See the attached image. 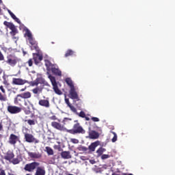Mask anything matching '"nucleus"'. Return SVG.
<instances>
[{"mask_svg": "<svg viewBox=\"0 0 175 175\" xmlns=\"http://www.w3.org/2000/svg\"><path fill=\"white\" fill-rule=\"evenodd\" d=\"M74 122H75V124H74L72 129H67L68 133H70V135H83L85 133V131L83 129L79 120H75Z\"/></svg>", "mask_w": 175, "mask_h": 175, "instance_id": "f257e3e1", "label": "nucleus"}, {"mask_svg": "<svg viewBox=\"0 0 175 175\" xmlns=\"http://www.w3.org/2000/svg\"><path fill=\"white\" fill-rule=\"evenodd\" d=\"M25 36H27L28 38L29 42L31 46V50H36V51L39 52V46H38V42L35 40V38H33V36H32V33H31V31L29 29H26Z\"/></svg>", "mask_w": 175, "mask_h": 175, "instance_id": "f03ea898", "label": "nucleus"}, {"mask_svg": "<svg viewBox=\"0 0 175 175\" xmlns=\"http://www.w3.org/2000/svg\"><path fill=\"white\" fill-rule=\"evenodd\" d=\"M20 61H21V59L17 57L15 55L10 54L7 55V60L5 62L8 65H10V66L14 67L18 62H20Z\"/></svg>", "mask_w": 175, "mask_h": 175, "instance_id": "7ed1b4c3", "label": "nucleus"}, {"mask_svg": "<svg viewBox=\"0 0 175 175\" xmlns=\"http://www.w3.org/2000/svg\"><path fill=\"white\" fill-rule=\"evenodd\" d=\"M39 165H40V163L36 161L27 163L25 165L24 170H25V172H33V170H35V169H36Z\"/></svg>", "mask_w": 175, "mask_h": 175, "instance_id": "20e7f679", "label": "nucleus"}, {"mask_svg": "<svg viewBox=\"0 0 175 175\" xmlns=\"http://www.w3.org/2000/svg\"><path fill=\"white\" fill-rule=\"evenodd\" d=\"M7 110L8 113L10 114H18V113H21L23 109L20 107L14 106V105H9L7 107Z\"/></svg>", "mask_w": 175, "mask_h": 175, "instance_id": "39448f33", "label": "nucleus"}, {"mask_svg": "<svg viewBox=\"0 0 175 175\" xmlns=\"http://www.w3.org/2000/svg\"><path fill=\"white\" fill-rule=\"evenodd\" d=\"M51 126H53V128H55V129H57V131H61L62 132H68V129H66L65 126L61 124L59 122H52Z\"/></svg>", "mask_w": 175, "mask_h": 175, "instance_id": "423d86ee", "label": "nucleus"}, {"mask_svg": "<svg viewBox=\"0 0 175 175\" xmlns=\"http://www.w3.org/2000/svg\"><path fill=\"white\" fill-rule=\"evenodd\" d=\"M0 91H1V92H0V102H7L6 90H5L3 85L0 86Z\"/></svg>", "mask_w": 175, "mask_h": 175, "instance_id": "0eeeda50", "label": "nucleus"}, {"mask_svg": "<svg viewBox=\"0 0 175 175\" xmlns=\"http://www.w3.org/2000/svg\"><path fill=\"white\" fill-rule=\"evenodd\" d=\"M25 139L27 143H39V141H38L35 137L30 133H25Z\"/></svg>", "mask_w": 175, "mask_h": 175, "instance_id": "6e6552de", "label": "nucleus"}, {"mask_svg": "<svg viewBox=\"0 0 175 175\" xmlns=\"http://www.w3.org/2000/svg\"><path fill=\"white\" fill-rule=\"evenodd\" d=\"M28 81L25 79H23L21 78H13L12 79V84L14 85H24V84H27Z\"/></svg>", "mask_w": 175, "mask_h": 175, "instance_id": "1a4fd4ad", "label": "nucleus"}, {"mask_svg": "<svg viewBox=\"0 0 175 175\" xmlns=\"http://www.w3.org/2000/svg\"><path fill=\"white\" fill-rule=\"evenodd\" d=\"M17 142H20V137L14 134H10L8 143L12 146H16Z\"/></svg>", "mask_w": 175, "mask_h": 175, "instance_id": "9d476101", "label": "nucleus"}, {"mask_svg": "<svg viewBox=\"0 0 175 175\" xmlns=\"http://www.w3.org/2000/svg\"><path fill=\"white\" fill-rule=\"evenodd\" d=\"M39 106H42V107H45L46 109H49L50 107V100L49 98L46 99H40L38 101Z\"/></svg>", "mask_w": 175, "mask_h": 175, "instance_id": "9b49d317", "label": "nucleus"}, {"mask_svg": "<svg viewBox=\"0 0 175 175\" xmlns=\"http://www.w3.org/2000/svg\"><path fill=\"white\" fill-rule=\"evenodd\" d=\"M69 98L70 99H76V100H79V94L77 92H76V89L75 88H72L70 90Z\"/></svg>", "mask_w": 175, "mask_h": 175, "instance_id": "f8f14e48", "label": "nucleus"}, {"mask_svg": "<svg viewBox=\"0 0 175 175\" xmlns=\"http://www.w3.org/2000/svg\"><path fill=\"white\" fill-rule=\"evenodd\" d=\"M7 27H8V28H10L12 30L10 33H11V35H12V36H16V33H18V31H17L16 26H14V25L13 23L9 22Z\"/></svg>", "mask_w": 175, "mask_h": 175, "instance_id": "ddd939ff", "label": "nucleus"}, {"mask_svg": "<svg viewBox=\"0 0 175 175\" xmlns=\"http://www.w3.org/2000/svg\"><path fill=\"white\" fill-rule=\"evenodd\" d=\"M7 27H8V28H10L12 30L10 33H11V35H12V36H16V33H18V31H17L16 26H14V25L13 23L9 22Z\"/></svg>", "mask_w": 175, "mask_h": 175, "instance_id": "4468645a", "label": "nucleus"}, {"mask_svg": "<svg viewBox=\"0 0 175 175\" xmlns=\"http://www.w3.org/2000/svg\"><path fill=\"white\" fill-rule=\"evenodd\" d=\"M13 158H14V153L12 150H8L4 156V159L9 161V162H10Z\"/></svg>", "mask_w": 175, "mask_h": 175, "instance_id": "2eb2a0df", "label": "nucleus"}, {"mask_svg": "<svg viewBox=\"0 0 175 175\" xmlns=\"http://www.w3.org/2000/svg\"><path fill=\"white\" fill-rule=\"evenodd\" d=\"M27 154L30 158L34 159H39L42 157V154H40L39 152H28Z\"/></svg>", "mask_w": 175, "mask_h": 175, "instance_id": "dca6fc26", "label": "nucleus"}, {"mask_svg": "<svg viewBox=\"0 0 175 175\" xmlns=\"http://www.w3.org/2000/svg\"><path fill=\"white\" fill-rule=\"evenodd\" d=\"M33 59H34L35 64H39L42 59H43V56L39 53H33Z\"/></svg>", "mask_w": 175, "mask_h": 175, "instance_id": "f3484780", "label": "nucleus"}, {"mask_svg": "<svg viewBox=\"0 0 175 175\" xmlns=\"http://www.w3.org/2000/svg\"><path fill=\"white\" fill-rule=\"evenodd\" d=\"M31 94L29 92H26L17 95V98H22V99H29L31 98Z\"/></svg>", "mask_w": 175, "mask_h": 175, "instance_id": "a211bd4d", "label": "nucleus"}, {"mask_svg": "<svg viewBox=\"0 0 175 175\" xmlns=\"http://www.w3.org/2000/svg\"><path fill=\"white\" fill-rule=\"evenodd\" d=\"M31 91L33 94H34V95H38V96H39V95H40V94L43 92V88L37 86L36 88H33Z\"/></svg>", "mask_w": 175, "mask_h": 175, "instance_id": "6ab92c4d", "label": "nucleus"}, {"mask_svg": "<svg viewBox=\"0 0 175 175\" xmlns=\"http://www.w3.org/2000/svg\"><path fill=\"white\" fill-rule=\"evenodd\" d=\"M61 157L63 159H70L72 154H70V151H63L61 152Z\"/></svg>", "mask_w": 175, "mask_h": 175, "instance_id": "aec40b11", "label": "nucleus"}, {"mask_svg": "<svg viewBox=\"0 0 175 175\" xmlns=\"http://www.w3.org/2000/svg\"><path fill=\"white\" fill-rule=\"evenodd\" d=\"M36 169V175H46L44 167H37Z\"/></svg>", "mask_w": 175, "mask_h": 175, "instance_id": "412c9836", "label": "nucleus"}, {"mask_svg": "<svg viewBox=\"0 0 175 175\" xmlns=\"http://www.w3.org/2000/svg\"><path fill=\"white\" fill-rule=\"evenodd\" d=\"M89 137L90 139H98L99 138V133L95 131H91L89 132Z\"/></svg>", "mask_w": 175, "mask_h": 175, "instance_id": "4be33fe9", "label": "nucleus"}, {"mask_svg": "<svg viewBox=\"0 0 175 175\" xmlns=\"http://www.w3.org/2000/svg\"><path fill=\"white\" fill-rule=\"evenodd\" d=\"M51 70L53 75H55V76H62V72L60 71L59 68L53 66Z\"/></svg>", "mask_w": 175, "mask_h": 175, "instance_id": "5701e85b", "label": "nucleus"}, {"mask_svg": "<svg viewBox=\"0 0 175 175\" xmlns=\"http://www.w3.org/2000/svg\"><path fill=\"white\" fill-rule=\"evenodd\" d=\"M98 146H99L98 142H95L92 143L89 146L90 151H92V152L95 151V149L96 148V147H98Z\"/></svg>", "mask_w": 175, "mask_h": 175, "instance_id": "b1692460", "label": "nucleus"}, {"mask_svg": "<svg viewBox=\"0 0 175 175\" xmlns=\"http://www.w3.org/2000/svg\"><path fill=\"white\" fill-rule=\"evenodd\" d=\"M8 12L10 16L12 17V18H13V20H14V21L18 23V24H21V21H20V19H18V18L16 17V15H14V14H13V12H12V11H10V10H8Z\"/></svg>", "mask_w": 175, "mask_h": 175, "instance_id": "393cba45", "label": "nucleus"}, {"mask_svg": "<svg viewBox=\"0 0 175 175\" xmlns=\"http://www.w3.org/2000/svg\"><path fill=\"white\" fill-rule=\"evenodd\" d=\"M66 84L70 87V88H75V85H73V81L72 79L68 77L65 79Z\"/></svg>", "mask_w": 175, "mask_h": 175, "instance_id": "a878e982", "label": "nucleus"}, {"mask_svg": "<svg viewBox=\"0 0 175 175\" xmlns=\"http://www.w3.org/2000/svg\"><path fill=\"white\" fill-rule=\"evenodd\" d=\"M70 121H72L71 118H64L62 122L64 125H68L70 126V125H72V124H70Z\"/></svg>", "mask_w": 175, "mask_h": 175, "instance_id": "bb28decb", "label": "nucleus"}, {"mask_svg": "<svg viewBox=\"0 0 175 175\" xmlns=\"http://www.w3.org/2000/svg\"><path fill=\"white\" fill-rule=\"evenodd\" d=\"M75 55V51H73V50L72 49H68L65 55H64V57L66 58L68 57H71L72 55Z\"/></svg>", "mask_w": 175, "mask_h": 175, "instance_id": "cd10ccee", "label": "nucleus"}, {"mask_svg": "<svg viewBox=\"0 0 175 175\" xmlns=\"http://www.w3.org/2000/svg\"><path fill=\"white\" fill-rule=\"evenodd\" d=\"M46 152L48 155H54V150L53 148H50L49 146L45 147Z\"/></svg>", "mask_w": 175, "mask_h": 175, "instance_id": "c85d7f7f", "label": "nucleus"}, {"mask_svg": "<svg viewBox=\"0 0 175 175\" xmlns=\"http://www.w3.org/2000/svg\"><path fill=\"white\" fill-rule=\"evenodd\" d=\"M53 88L55 94H57V95H62V92L61 91V90H59V88H58V85L53 86Z\"/></svg>", "mask_w": 175, "mask_h": 175, "instance_id": "c756f323", "label": "nucleus"}, {"mask_svg": "<svg viewBox=\"0 0 175 175\" xmlns=\"http://www.w3.org/2000/svg\"><path fill=\"white\" fill-rule=\"evenodd\" d=\"M106 150L103 148H100L96 150V152L98 154V157H100V155H103V152H105Z\"/></svg>", "mask_w": 175, "mask_h": 175, "instance_id": "7c9ffc66", "label": "nucleus"}, {"mask_svg": "<svg viewBox=\"0 0 175 175\" xmlns=\"http://www.w3.org/2000/svg\"><path fill=\"white\" fill-rule=\"evenodd\" d=\"M11 163H12L13 165H18V163H20L21 161L20 159H18V158H15V159H12L10 161Z\"/></svg>", "mask_w": 175, "mask_h": 175, "instance_id": "2f4dec72", "label": "nucleus"}, {"mask_svg": "<svg viewBox=\"0 0 175 175\" xmlns=\"http://www.w3.org/2000/svg\"><path fill=\"white\" fill-rule=\"evenodd\" d=\"M111 133L113 135L111 142L112 143H116V142H117V133H116L114 131H112Z\"/></svg>", "mask_w": 175, "mask_h": 175, "instance_id": "473e14b6", "label": "nucleus"}, {"mask_svg": "<svg viewBox=\"0 0 175 175\" xmlns=\"http://www.w3.org/2000/svg\"><path fill=\"white\" fill-rule=\"evenodd\" d=\"M71 111H72V113H75L76 114H77V109H76V107H75V106L72 105V104L68 107Z\"/></svg>", "mask_w": 175, "mask_h": 175, "instance_id": "72a5a7b5", "label": "nucleus"}, {"mask_svg": "<svg viewBox=\"0 0 175 175\" xmlns=\"http://www.w3.org/2000/svg\"><path fill=\"white\" fill-rule=\"evenodd\" d=\"M25 122H27V124H29V125H35V120H31V119H29V120H25Z\"/></svg>", "mask_w": 175, "mask_h": 175, "instance_id": "f704fd0d", "label": "nucleus"}, {"mask_svg": "<svg viewBox=\"0 0 175 175\" xmlns=\"http://www.w3.org/2000/svg\"><path fill=\"white\" fill-rule=\"evenodd\" d=\"M51 81L52 83L53 87H55V85H58V84L57 83V81H55V77H52L51 79Z\"/></svg>", "mask_w": 175, "mask_h": 175, "instance_id": "c9c22d12", "label": "nucleus"}, {"mask_svg": "<svg viewBox=\"0 0 175 175\" xmlns=\"http://www.w3.org/2000/svg\"><path fill=\"white\" fill-rule=\"evenodd\" d=\"M30 85H31V87H38V85H39V82L36 81H31L30 83Z\"/></svg>", "mask_w": 175, "mask_h": 175, "instance_id": "e433bc0d", "label": "nucleus"}, {"mask_svg": "<svg viewBox=\"0 0 175 175\" xmlns=\"http://www.w3.org/2000/svg\"><path fill=\"white\" fill-rule=\"evenodd\" d=\"M77 114L79 116V117H81V118H85V113H84V111H81L79 113H77Z\"/></svg>", "mask_w": 175, "mask_h": 175, "instance_id": "4c0bfd02", "label": "nucleus"}, {"mask_svg": "<svg viewBox=\"0 0 175 175\" xmlns=\"http://www.w3.org/2000/svg\"><path fill=\"white\" fill-rule=\"evenodd\" d=\"M109 158H110V156L109 154L101 155V159H107Z\"/></svg>", "mask_w": 175, "mask_h": 175, "instance_id": "58836bf2", "label": "nucleus"}, {"mask_svg": "<svg viewBox=\"0 0 175 175\" xmlns=\"http://www.w3.org/2000/svg\"><path fill=\"white\" fill-rule=\"evenodd\" d=\"M0 61H5V56H3V54L0 51Z\"/></svg>", "mask_w": 175, "mask_h": 175, "instance_id": "ea45409f", "label": "nucleus"}, {"mask_svg": "<svg viewBox=\"0 0 175 175\" xmlns=\"http://www.w3.org/2000/svg\"><path fill=\"white\" fill-rule=\"evenodd\" d=\"M71 142L74 143V144H77V143H79V139L75 138L71 139Z\"/></svg>", "mask_w": 175, "mask_h": 175, "instance_id": "a19ab883", "label": "nucleus"}, {"mask_svg": "<svg viewBox=\"0 0 175 175\" xmlns=\"http://www.w3.org/2000/svg\"><path fill=\"white\" fill-rule=\"evenodd\" d=\"M27 64L29 66H32V65H33V62H32V59H29L27 62Z\"/></svg>", "mask_w": 175, "mask_h": 175, "instance_id": "79ce46f5", "label": "nucleus"}, {"mask_svg": "<svg viewBox=\"0 0 175 175\" xmlns=\"http://www.w3.org/2000/svg\"><path fill=\"white\" fill-rule=\"evenodd\" d=\"M92 120H93L94 122H99V118H98L96 117H92Z\"/></svg>", "mask_w": 175, "mask_h": 175, "instance_id": "37998d69", "label": "nucleus"}, {"mask_svg": "<svg viewBox=\"0 0 175 175\" xmlns=\"http://www.w3.org/2000/svg\"><path fill=\"white\" fill-rule=\"evenodd\" d=\"M65 102L68 107L72 105L70 102H69V98H65Z\"/></svg>", "mask_w": 175, "mask_h": 175, "instance_id": "c03bdc74", "label": "nucleus"}, {"mask_svg": "<svg viewBox=\"0 0 175 175\" xmlns=\"http://www.w3.org/2000/svg\"><path fill=\"white\" fill-rule=\"evenodd\" d=\"M0 175H6L4 170L0 169Z\"/></svg>", "mask_w": 175, "mask_h": 175, "instance_id": "a18cd8bd", "label": "nucleus"}, {"mask_svg": "<svg viewBox=\"0 0 175 175\" xmlns=\"http://www.w3.org/2000/svg\"><path fill=\"white\" fill-rule=\"evenodd\" d=\"M2 131H3V124L0 122V132H2Z\"/></svg>", "mask_w": 175, "mask_h": 175, "instance_id": "49530a36", "label": "nucleus"}, {"mask_svg": "<svg viewBox=\"0 0 175 175\" xmlns=\"http://www.w3.org/2000/svg\"><path fill=\"white\" fill-rule=\"evenodd\" d=\"M3 83V84H5V85H9V83H8V81L6 80V79H4Z\"/></svg>", "mask_w": 175, "mask_h": 175, "instance_id": "de8ad7c7", "label": "nucleus"}, {"mask_svg": "<svg viewBox=\"0 0 175 175\" xmlns=\"http://www.w3.org/2000/svg\"><path fill=\"white\" fill-rule=\"evenodd\" d=\"M45 65L47 68H49V66H50V62L47 61V62L45 63Z\"/></svg>", "mask_w": 175, "mask_h": 175, "instance_id": "09e8293b", "label": "nucleus"}, {"mask_svg": "<svg viewBox=\"0 0 175 175\" xmlns=\"http://www.w3.org/2000/svg\"><path fill=\"white\" fill-rule=\"evenodd\" d=\"M3 24H4V25H5V27H8L9 22L5 21H4Z\"/></svg>", "mask_w": 175, "mask_h": 175, "instance_id": "8fccbe9b", "label": "nucleus"}, {"mask_svg": "<svg viewBox=\"0 0 175 175\" xmlns=\"http://www.w3.org/2000/svg\"><path fill=\"white\" fill-rule=\"evenodd\" d=\"M3 73V69L0 68V76H1Z\"/></svg>", "mask_w": 175, "mask_h": 175, "instance_id": "3c124183", "label": "nucleus"}, {"mask_svg": "<svg viewBox=\"0 0 175 175\" xmlns=\"http://www.w3.org/2000/svg\"><path fill=\"white\" fill-rule=\"evenodd\" d=\"M90 163L94 165V163H95V160H90Z\"/></svg>", "mask_w": 175, "mask_h": 175, "instance_id": "603ef678", "label": "nucleus"}, {"mask_svg": "<svg viewBox=\"0 0 175 175\" xmlns=\"http://www.w3.org/2000/svg\"><path fill=\"white\" fill-rule=\"evenodd\" d=\"M23 91H25V88L21 90V92H23Z\"/></svg>", "mask_w": 175, "mask_h": 175, "instance_id": "864d4df0", "label": "nucleus"}, {"mask_svg": "<svg viewBox=\"0 0 175 175\" xmlns=\"http://www.w3.org/2000/svg\"><path fill=\"white\" fill-rule=\"evenodd\" d=\"M33 117H35V115L33 113H32L31 116V118H32Z\"/></svg>", "mask_w": 175, "mask_h": 175, "instance_id": "5fc2aeb1", "label": "nucleus"}, {"mask_svg": "<svg viewBox=\"0 0 175 175\" xmlns=\"http://www.w3.org/2000/svg\"><path fill=\"white\" fill-rule=\"evenodd\" d=\"M86 121H90V118H85Z\"/></svg>", "mask_w": 175, "mask_h": 175, "instance_id": "6e6d98bb", "label": "nucleus"}, {"mask_svg": "<svg viewBox=\"0 0 175 175\" xmlns=\"http://www.w3.org/2000/svg\"><path fill=\"white\" fill-rule=\"evenodd\" d=\"M29 113H31V111H27V112H26V114H29Z\"/></svg>", "mask_w": 175, "mask_h": 175, "instance_id": "4d7b16f0", "label": "nucleus"}, {"mask_svg": "<svg viewBox=\"0 0 175 175\" xmlns=\"http://www.w3.org/2000/svg\"><path fill=\"white\" fill-rule=\"evenodd\" d=\"M59 151H61V147H59Z\"/></svg>", "mask_w": 175, "mask_h": 175, "instance_id": "13d9d810", "label": "nucleus"}, {"mask_svg": "<svg viewBox=\"0 0 175 175\" xmlns=\"http://www.w3.org/2000/svg\"><path fill=\"white\" fill-rule=\"evenodd\" d=\"M1 3H2V0H0V5H1Z\"/></svg>", "mask_w": 175, "mask_h": 175, "instance_id": "bf43d9fd", "label": "nucleus"}]
</instances>
